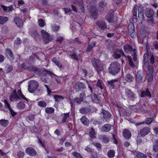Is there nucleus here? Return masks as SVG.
Listing matches in <instances>:
<instances>
[{"instance_id":"f257e3e1","label":"nucleus","mask_w":158,"mask_h":158,"mask_svg":"<svg viewBox=\"0 0 158 158\" xmlns=\"http://www.w3.org/2000/svg\"><path fill=\"white\" fill-rule=\"evenodd\" d=\"M155 61V58L152 54L151 53H145L143 56V66L146 68L149 64H153Z\"/></svg>"},{"instance_id":"f03ea898","label":"nucleus","mask_w":158,"mask_h":158,"mask_svg":"<svg viewBox=\"0 0 158 158\" xmlns=\"http://www.w3.org/2000/svg\"><path fill=\"white\" fill-rule=\"evenodd\" d=\"M120 69L121 66L118 62H112L110 65L108 71L110 73L114 76L120 71Z\"/></svg>"},{"instance_id":"7ed1b4c3","label":"nucleus","mask_w":158,"mask_h":158,"mask_svg":"<svg viewBox=\"0 0 158 158\" xmlns=\"http://www.w3.org/2000/svg\"><path fill=\"white\" fill-rule=\"evenodd\" d=\"M144 13L148 18H151L150 19L148 20L147 22L153 24L154 23L153 16L155 14V12L152 9L148 8L145 9Z\"/></svg>"},{"instance_id":"20e7f679","label":"nucleus","mask_w":158,"mask_h":158,"mask_svg":"<svg viewBox=\"0 0 158 158\" xmlns=\"http://www.w3.org/2000/svg\"><path fill=\"white\" fill-rule=\"evenodd\" d=\"M93 66L97 71L98 74H99L104 70L103 65L96 58H93L91 60Z\"/></svg>"},{"instance_id":"39448f33","label":"nucleus","mask_w":158,"mask_h":158,"mask_svg":"<svg viewBox=\"0 0 158 158\" xmlns=\"http://www.w3.org/2000/svg\"><path fill=\"white\" fill-rule=\"evenodd\" d=\"M39 85V83L35 80L29 81L28 82V91L31 93H34L35 91L38 88Z\"/></svg>"},{"instance_id":"423d86ee","label":"nucleus","mask_w":158,"mask_h":158,"mask_svg":"<svg viewBox=\"0 0 158 158\" xmlns=\"http://www.w3.org/2000/svg\"><path fill=\"white\" fill-rule=\"evenodd\" d=\"M41 34L42 37L43 41L45 44H47L51 41L53 39V37L50 36L49 34L44 30L41 31Z\"/></svg>"},{"instance_id":"0eeeda50","label":"nucleus","mask_w":158,"mask_h":158,"mask_svg":"<svg viewBox=\"0 0 158 158\" xmlns=\"http://www.w3.org/2000/svg\"><path fill=\"white\" fill-rule=\"evenodd\" d=\"M112 56L115 59L120 58L121 56L124 57L125 58H127V56L125 55L124 52L122 49H116L114 52Z\"/></svg>"},{"instance_id":"6e6552de","label":"nucleus","mask_w":158,"mask_h":158,"mask_svg":"<svg viewBox=\"0 0 158 158\" xmlns=\"http://www.w3.org/2000/svg\"><path fill=\"white\" fill-rule=\"evenodd\" d=\"M96 24L99 29L103 31L106 30L108 28L107 23L104 20H97Z\"/></svg>"},{"instance_id":"1a4fd4ad","label":"nucleus","mask_w":158,"mask_h":158,"mask_svg":"<svg viewBox=\"0 0 158 158\" xmlns=\"http://www.w3.org/2000/svg\"><path fill=\"white\" fill-rule=\"evenodd\" d=\"M73 87L77 92L82 91L86 88V86L83 83L79 81L75 83Z\"/></svg>"},{"instance_id":"9d476101","label":"nucleus","mask_w":158,"mask_h":158,"mask_svg":"<svg viewBox=\"0 0 158 158\" xmlns=\"http://www.w3.org/2000/svg\"><path fill=\"white\" fill-rule=\"evenodd\" d=\"M125 93L127 98L133 101L136 98V95L134 92L132 91L130 89H126Z\"/></svg>"},{"instance_id":"9b49d317","label":"nucleus","mask_w":158,"mask_h":158,"mask_svg":"<svg viewBox=\"0 0 158 158\" xmlns=\"http://www.w3.org/2000/svg\"><path fill=\"white\" fill-rule=\"evenodd\" d=\"M101 111V115L102 116L103 118L107 122L109 121L111 117V115L110 113L103 109H102Z\"/></svg>"},{"instance_id":"f8f14e48","label":"nucleus","mask_w":158,"mask_h":158,"mask_svg":"<svg viewBox=\"0 0 158 158\" xmlns=\"http://www.w3.org/2000/svg\"><path fill=\"white\" fill-rule=\"evenodd\" d=\"M98 10L97 8L94 6H91L89 10V13L91 16L94 19H96L98 17Z\"/></svg>"},{"instance_id":"ddd939ff","label":"nucleus","mask_w":158,"mask_h":158,"mask_svg":"<svg viewBox=\"0 0 158 158\" xmlns=\"http://www.w3.org/2000/svg\"><path fill=\"white\" fill-rule=\"evenodd\" d=\"M13 21L16 26L19 28H22L23 25V20L19 17H15Z\"/></svg>"},{"instance_id":"4468645a","label":"nucleus","mask_w":158,"mask_h":158,"mask_svg":"<svg viewBox=\"0 0 158 158\" xmlns=\"http://www.w3.org/2000/svg\"><path fill=\"white\" fill-rule=\"evenodd\" d=\"M107 82V86L111 89H114L118 85L117 79H114L110 81H108Z\"/></svg>"},{"instance_id":"2eb2a0df","label":"nucleus","mask_w":158,"mask_h":158,"mask_svg":"<svg viewBox=\"0 0 158 158\" xmlns=\"http://www.w3.org/2000/svg\"><path fill=\"white\" fill-rule=\"evenodd\" d=\"M150 132L149 128L148 127H145L141 129L138 133V135L143 137Z\"/></svg>"},{"instance_id":"dca6fc26","label":"nucleus","mask_w":158,"mask_h":158,"mask_svg":"<svg viewBox=\"0 0 158 158\" xmlns=\"http://www.w3.org/2000/svg\"><path fill=\"white\" fill-rule=\"evenodd\" d=\"M20 99V97L17 95L16 90L14 89L12 91L10 96V100L11 101H13L14 100L15 101L19 100Z\"/></svg>"},{"instance_id":"f3484780","label":"nucleus","mask_w":158,"mask_h":158,"mask_svg":"<svg viewBox=\"0 0 158 158\" xmlns=\"http://www.w3.org/2000/svg\"><path fill=\"white\" fill-rule=\"evenodd\" d=\"M25 152L28 155L32 156H35L37 154L36 150L32 147H28L25 149Z\"/></svg>"},{"instance_id":"a211bd4d","label":"nucleus","mask_w":158,"mask_h":158,"mask_svg":"<svg viewBox=\"0 0 158 158\" xmlns=\"http://www.w3.org/2000/svg\"><path fill=\"white\" fill-rule=\"evenodd\" d=\"M119 112L120 114L123 116H129L131 114V112L129 110H126L123 107H120L119 108Z\"/></svg>"},{"instance_id":"6ab92c4d","label":"nucleus","mask_w":158,"mask_h":158,"mask_svg":"<svg viewBox=\"0 0 158 158\" xmlns=\"http://www.w3.org/2000/svg\"><path fill=\"white\" fill-rule=\"evenodd\" d=\"M6 55L10 61H12L15 59L13 54L10 49L6 48L5 50Z\"/></svg>"},{"instance_id":"aec40b11","label":"nucleus","mask_w":158,"mask_h":158,"mask_svg":"<svg viewBox=\"0 0 158 158\" xmlns=\"http://www.w3.org/2000/svg\"><path fill=\"white\" fill-rule=\"evenodd\" d=\"M143 73L139 71L137 72L135 76L136 81L139 84H141L143 81Z\"/></svg>"},{"instance_id":"412c9836","label":"nucleus","mask_w":158,"mask_h":158,"mask_svg":"<svg viewBox=\"0 0 158 158\" xmlns=\"http://www.w3.org/2000/svg\"><path fill=\"white\" fill-rule=\"evenodd\" d=\"M28 69L37 75H40L41 74V72L40 70L34 66L31 65L28 67Z\"/></svg>"},{"instance_id":"4be33fe9","label":"nucleus","mask_w":158,"mask_h":158,"mask_svg":"<svg viewBox=\"0 0 158 158\" xmlns=\"http://www.w3.org/2000/svg\"><path fill=\"white\" fill-rule=\"evenodd\" d=\"M115 16L112 13H108L106 16V19L109 23H112L115 21Z\"/></svg>"},{"instance_id":"5701e85b","label":"nucleus","mask_w":158,"mask_h":158,"mask_svg":"<svg viewBox=\"0 0 158 158\" xmlns=\"http://www.w3.org/2000/svg\"><path fill=\"white\" fill-rule=\"evenodd\" d=\"M80 112L83 114L88 115L90 114L91 111L88 107H84L79 110Z\"/></svg>"},{"instance_id":"b1692460","label":"nucleus","mask_w":158,"mask_h":158,"mask_svg":"<svg viewBox=\"0 0 158 158\" xmlns=\"http://www.w3.org/2000/svg\"><path fill=\"white\" fill-rule=\"evenodd\" d=\"M141 97H148L149 98L152 97V95L148 89L147 88L145 91H142L140 94Z\"/></svg>"},{"instance_id":"393cba45","label":"nucleus","mask_w":158,"mask_h":158,"mask_svg":"<svg viewBox=\"0 0 158 158\" xmlns=\"http://www.w3.org/2000/svg\"><path fill=\"white\" fill-rule=\"evenodd\" d=\"M137 8H138V17H141L142 19H143L144 18V10L143 8V6L140 4L138 6H137Z\"/></svg>"},{"instance_id":"a878e982","label":"nucleus","mask_w":158,"mask_h":158,"mask_svg":"<svg viewBox=\"0 0 158 158\" xmlns=\"http://www.w3.org/2000/svg\"><path fill=\"white\" fill-rule=\"evenodd\" d=\"M137 5L136 4H135L132 10V12L133 13L132 20L135 23L137 21Z\"/></svg>"},{"instance_id":"bb28decb","label":"nucleus","mask_w":158,"mask_h":158,"mask_svg":"<svg viewBox=\"0 0 158 158\" xmlns=\"http://www.w3.org/2000/svg\"><path fill=\"white\" fill-rule=\"evenodd\" d=\"M30 34L36 40L37 39L39 38L40 37V34L39 33L37 30L34 29L32 30L29 31Z\"/></svg>"},{"instance_id":"cd10ccee","label":"nucleus","mask_w":158,"mask_h":158,"mask_svg":"<svg viewBox=\"0 0 158 158\" xmlns=\"http://www.w3.org/2000/svg\"><path fill=\"white\" fill-rule=\"evenodd\" d=\"M123 135L126 139H129L131 136V132L127 129H124L123 131Z\"/></svg>"},{"instance_id":"c85d7f7f","label":"nucleus","mask_w":158,"mask_h":158,"mask_svg":"<svg viewBox=\"0 0 158 158\" xmlns=\"http://www.w3.org/2000/svg\"><path fill=\"white\" fill-rule=\"evenodd\" d=\"M111 127L112 125L110 124H105L102 127L101 131H102L108 132L110 130Z\"/></svg>"},{"instance_id":"c756f323","label":"nucleus","mask_w":158,"mask_h":158,"mask_svg":"<svg viewBox=\"0 0 158 158\" xmlns=\"http://www.w3.org/2000/svg\"><path fill=\"white\" fill-rule=\"evenodd\" d=\"M94 97L95 100L96 101L97 103L101 102L102 100L104 97L103 95L101 94L97 95L94 94Z\"/></svg>"},{"instance_id":"7c9ffc66","label":"nucleus","mask_w":158,"mask_h":158,"mask_svg":"<svg viewBox=\"0 0 158 158\" xmlns=\"http://www.w3.org/2000/svg\"><path fill=\"white\" fill-rule=\"evenodd\" d=\"M128 33L129 34H131L134 33L135 31V26L133 23H130L128 27Z\"/></svg>"},{"instance_id":"2f4dec72","label":"nucleus","mask_w":158,"mask_h":158,"mask_svg":"<svg viewBox=\"0 0 158 158\" xmlns=\"http://www.w3.org/2000/svg\"><path fill=\"white\" fill-rule=\"evenodd\" d=\"M51 60L60 69L62 68V66L61 62L58 60L56 57L53 58Z\"/></svg>"},{"instance_id":"473e14b6","label":"nucleus","mask_w":158,"mask_h":158,"mask_svg":"<svg viewBox=\"0 0 158 158\" xmlns=\"http://www.w3.org/2000/svg\"><path fill=\"white\" fill-rule=\"evenodd\" d=\"M96 43L95 41H93L90 44H89L88 47L86 49V51L88 52H90L92 50L94 47L96 46Z\"/></svg>"},{"instance_id":"72a5a7b5","label":"nucleus","mask_w":158,"mask_h":158,"mask_svg":"<svg viewBox=\"0 0 158 158\" xmlns=\"http://www.w3.org/2000/svg\"><path fill=\"white\" fill-rule=\"evenodd\" d=\"M9 20V18L3 16H0V24L3 25Z\"/></svg>"},{"instance_id":"f704fd0d","label":"nucleus","mask_w":158,"mask_h":158,"mask_svg":"<svg viewBox=\"0 0 158 158\" xmlns=\"http://www.w3.org/2000/svg\"><path fill=\"white\" fill-rule=\"evenodd\" d=\"M126 58L128 60L129 62V64L131 68L133 69L135 67V65L133 62L131 56H127V58Z\"/></svg>"},{"instance_id":"c9c22d12","label":"nucleus","mask_w":158,"mask_h":158,"mask_svg":"<svg viewBox=\"0 0 158 158\" xmlns=\"http://www.w3.org/2000/svg\"><path fill=\"white\" fill-rule=\"evenodd\" d=\"M1 6L3 8V10L6 12L11 11L14 10V8L12 5H10L9 6H6L3 5H2Z\"/></svg>"},{"instance_id":"e433bc0d","label":"nucleus","mask_w":158,"mask_h":158,"mask_svg":"<svg viewBox=\"0 0 158 158\" xmlns=\"http://www.w3.org/2000/svg\"><path fill=\"white\" fill-rule=\"evenodd\" d=\"M81 120L82 123L85 125L87 126L89 124V121L85 116H82L81 119Z\"/></svg>"},{"instance_id":"4c0bfd02","label":"nucleus","mask_w":158,"mask_h":158,"mask_svg":"<svg viewBox=\"0 0 158 158\" xmlns=\"http://www.w3.org/2000/svg\"><path fill=\"white\" fill-rule=\"evenodd\" d=\"M123 49L126 52L128 53L132 51L133 48L129 44H127L124 46Z\"/></svg>"},{"instance_id":"58836bf2","label":"nucleus","mask_w":158,"mask_h":158,"mask_svg":"<svg viewBox=\"0 0 158 158\" xmlns=\"http://www.w3.org/2000/svg\"><path fill=\"white\" fill-rule=\"evenodd\" d=\"M126 79L128 82H132L133 81L134 77L132 75L130 74L127 73L126 75Z\"/></svg>"},{"instance_id":"ea45409f","label":"nucleus","mask_w":158,"mask_h":158,"mask_svg":"<svg viewBox=\"0 0 158 158\" xmlns=\"http://www.w3.org/2000/svg\"><path fill=\"white\" fill-rule=\"evenodd\" d=\"M43 73L45 75H47V74H49L51 77H56V75L54 74L53 73L51 72L48 70L47 69H44L43 71Z\"/></svg>"},{"instance_id":"a19ab883","label":"nucleus","mask_w":158,"mask_h":158,"mask_svg":"<svg viewBox=\"0 0 158 158\" xmlns=\"http://www.w3.org/2000/svg\"><path fill=\"white\" fill-rule=\"evenodd\" d=\"M63 118L61 120L62 123H64L66 122L67 119L69 117V113H64L61 115Z\"/></svg>"},{"instance_id":"79ce46f5","label":"nucleus","mask_w":158,"mask_h":158,"mask_svg":"<svg viewBox=\"0 0 158 158\" xmlns=\"http://www.w3.org/2000/svg\"><path fill=\"white\" fill-rule=\"evenodd\" d=\"M115 151L113 150L108 151L107 153V156L109 158H112L114 156Z\"/></svg>"},{"instance_id":"37998d69","label":"nucleus","mask_w":158,"mask_h":158,"mask_svg":"<svg viewBox=\"0 0 158 158\" xmlns=\"http://www.w3.org/2000/svg\"><path fill=\"white\" fill-rule=\"evenodd\" d=\"M100 138V139L105 143H107L109 142V138L106 135H101Z\"/></svg>"},{"instance_id":"c03bdc74","label":"nucleus","mask_w":158,"mask_h":158,"mask_svg":"<svg viewBox=\"0 0 158 158\" xmlns=\"http://www.w3.org/2000/svg\"><path fill=\"white\" fill-rule=\"evenodd\" d=\"M53 97L55 101L57 102H59L64 99L63 97L59 95H54Z\"/></svg>"},{"instance_id":"a18cd8bd","label":"nucleus","mask_w":158,"mask_h":158,"mask_svg":"<svg viewBox=\"0 0 158 158\" xmlns=\"http://www.w3.org/2000/svg\"><path fill=\"white\" fill-rule=\"evenodd\" d=\"M5 68L6 73H10L13 70V66L12 65L7 64Z\"/></svg>"},{"instance_id":"49530a36","label":"nucleus","mask_w":158,"mask_h":158,"mask_svg":"<svg viewBox=\"0 0 158 158\" xmlns=\"http://www.w3.org/2000/svg\"><path fill=\"white\" fill-rule=\"evenodd\" d=\"M153 150L156 152H158V139L156 140L154 143Z\"/></svg>"},{"instance_id":"de8ad7c7","label":"nucleus","mask_w":158,"mask_h":158,"mask_svg":"<svg viewBox=\"0 0 158 158\" xmlns=\"http://www.w3.org/2000/svg\"><path fill=\"white\" fill-rule=\"evenodd\" d=\"M8 121L5 119L0 120V124L3 127H6L8 124Z\"/></svg>"},{"instance_id":"09e8293b","label":"nucleus","mask_w":158,"mask_h":158,"mask_svg":"<svg viewBox=\"0 0 158 158\" xmlns=\"http://www.w3.org/2000/svg\"><path fill=\"white\" fill-rule=\"evenodd\" d=\"M38 23L39 26L41 27H43L45 25L44 21L41 19H38Z\"/></svg>"},{"instance_id":"8fccbe9b","label":"nucleus","mask_w":158,"mask_h":158,"mask_svg":"<svg viewBox=\"0 0 158 158\" xmlns=\"http://www.w3.org/2000/svg\"><path fill=\"white\" fill-rule=\"evenodd\" d=\"M25 106V104L22 101L18 103L17 105V107L19 109H23Z\"/></svg>"},{"instance_id":"3c124183","label":"nucleus","mask_w":158,"mask_h":158,"mask_svg":"<svg viewBox=\"0 0 158 158\" xmlns=\"http://www.w3.org/2000/svg\"><path fill=\"white\" fill-rule=\"evenodd\" d=\"M153 64H149L148 65L147 68V70L149 73H153L154 72V68L153 66Z\"/></svg>"},{"instance_id":"603ef678","label":"nucleus","mask_w":158,"mask_h":158,"mask_svg":"<svg viewBox=\"0 0 158 158\" xmlns=\"http://www.w3.org/2000/svg\"><path fill=\"white\" fill-rule=\"evenodd\" d=\"M154 74L153 73H148L147 76V80L148 82H151L153 79Z\"/></svg>"},{"instance_id":"864d4df0","label":"nucleus","mask_w":158,"mask_h":158,"mask_svg":"<svg viewBox=\"0 0 158 158\" xmlns=\"http://www.w3.org/2000/svg\"><path fill=\"white\" fill-rule=\"evenodd\" d=\"M98 5L100 7L103 8L106 6V3L104 0H101L98 3Z\"/></svg>"},{"instance_id":"5fc2aeb1","label":"nucleus","mask_w":158,"mask_h":158,"mask_svg":"<svg viewBox=\"0 0 158 158\" xmlns=\"http://www.w3.org/2000/svg\"><path fill=\"white\" fill-rule=\"evenodd\" d=\"M69 55L71 57L72 59H74L76 60H78L79 58L77 55V52H74L73 54H69Z\"/></svg>"},{"instance_id":"6e6d98bb","label":"nucleus","mask_w":158,"mask_h":158,"mask_svg":"<svg viewBox=\"0 0 158 158\" xmlns=\"http://www.w3.org/2000/svg\"><path fill=\"white\" fill-rule=\"evenodd\" d=\"M18 95L19 96L22 98L28 101L27 99L25 97L24 95L22 94L20 89L18 90L17 93Z\"/></svg>"},{"instance_id":"4d7b16f0","label":"nucleus","mask_w":158,"mask_h":158,"mask_svg":"<svg viewBox=\"0 0 158 158\" xmlns=\"http://www.w3.org/2000/svg\"><path fill=\"white\" fill-rule=\"evenodd\" d=\"M41 81L45 83H48L50 82V80L46 76H43L41 78Z\"/></svg>"},{"instance_id":"13d9d810","label":"nucleus","mask_w":158,"mask_h":158,"mask_svg":"<svg viewBox=\"0 0 158 158\" xmlns=\"http://www.w3.org/2000/svg\"><path fill=\"white\" fill-rule=\"evenodd\" d=\"M136 156L137 158H146L147 157L145 154L141 152L137 153Z\"/></svg>"},{"instance_id":"bf43d9fd","label":"nucleus","mask_w":158,"mask_h":158,"mask_svg":"<svg viewBox=\"0 0 158 158\" xmlns=\"http://www.w3.org/2000/svg\"><path fill=\"white\" fill-rule=\"evenodd\" d=\"M38 105L41 107H45L47 106V103L45 101H42L38 102Z\"/></svg>"},{"instance_id":"052dcab7","label":"nucleus","mask_w":158,"mask_h":158,"mask_svg":"<svg viewBox=\"0 0 158 158\" xmlns=\"http://www.w3.org/2000/svg\"><path fill=\"white\" fill-rule=\"evenodd\" d=\"M45 111L48 114H51L54 113V109L52 107H48L46 108Z\"/></svg>"},{"instance_id":"680f3d73","label":"nucleus","mask_w":158,"mask_h":158,"mask_svg":"<svg viewBox=\"0 0 158 158\" xmlns=\"http://www.w3.org/2000/svg\"><path fill=\"white\" fill-rule=\"evenodd\" d=\"M72 155L76 158H83L80 153L77 152H73Z\"/></svg>"},{"instance_id":"e2e57ef3","label":"nucleus","mask_w":158,"mask_h":158,"mask_svg":"<svg viewBox=\"0 0 158 158\" xmlns=\"http://www.w3.org/2000/svg\"><path fill=\"white\" fill-rule=\"evenodd\" d=\"M17 154L18 158H23L24 153L23 152L19 151L17 153Z\"/></svg>"},{"instance_id":"0e129e2a","label":"nucleus","mask_w":158,"mask_h":158,"mask_svg":"<svg viewBox=\"0 0 158 158\" xmlns=\"http://www.w3.org/2000/svg\"><path fill=\"white\" fill-rule=\"evenodd\" d=\"M4 102L5 103L4 106L5 108H8L9 110L11 108L10 104L6 99H5Z\"/></svg>"},{"instance_id":"69168bd1","label":"nucleus","mask_w":158,"mask_h":158,"mask_svg":"<svg viewBox=\"0 0 158 158\" xmlns=\"http://www.w3.org/2000/svg\"><path fill=\"white\" fill-rule=\"evenodd\" d=\"M85 97V93L84 92H82L80 94L79 98L83 101Z\"/></svg>"},{"instance_id":"338daca9","label":"nucleus","mask_w":158,"mask_h":158,"mask_svg":"<svg viewBox=\"0 0 158 158\" xmlns=\"http://www.w3.org/2000/svg\"><path fill=\"white\" fill-rule=\"evenodd\" d=\"M152 119L153 118H146L145 121V123L148 125H150L152 121Z\"/></svg>"},{"instance_id":"774afa93","label":"nucleus","mask_w":158,"mask_h":158,"mask_svg":"<svg viewBox=\"0 0 158 158\" xmlns=\"http://www.w3.org/2000/svg\"><path fill=\"white\" fill-rule=\"evenodd\" d=\"M64 40V39L63 37L61 36H58L57 37L56 41L58 42L60 44H61Z\"/></svg>"}]
</instances>
